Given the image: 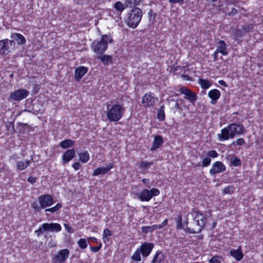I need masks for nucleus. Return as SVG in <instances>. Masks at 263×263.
I'll return each mask as SVG.
<instances>
[{"label": "nucleus", "instance_id": "obj_1", "mask_svg": "<svg viewBox=\"0 0 263 263\" xmlns=\"http://www.w3.org/2000/svg\"><path fill=\"white\" fill-rule=\"evenodd\" d=\"M243 133V127L242 125L237 123L230 124L228 126L221 130V133L218 134L220 141L227 140L229 138L233 139L236 135Z\"/></svg>", "mask_w": 263, "mask_h": 263}, {"label": "nucleus", "instance_id": "obj_2", "mask_svg": "<svg viewBox=\"0 0 263 263\" xmlns=\"http://www.w3.org/2000/svg\"><path fill=\"white\" fill-rule=\"evenodd\" d=\"M106 116L110 122H117L121 119L125 109L123 106L117 103L108 104L106 105Z\"/></svg>", "mask_w": 263, "mask_h": 263}, {"label": "nucleus", "instance_id": "obj_3", "mask_svg": "<svg viewBox=\"0 0 263 263\" xmlns=\"http://www.w3.org/2000/svg\"><path fill=\"white\" fill-rule=\"evenodd\" d=\"M154 245L151 242H144L141 246L137 248L133 254L131 258L135 261H140L141 260V254L143 258H146L151 253Z\"/></svg>", "mask_w": 263, "mask_h": 263}, {"label": "nucleus", "instance_id": "obj_4", "mask_svg": "<svg viewBox=\"0 0 263 263\" xmlns=\"http://www.w3.org/2000/svg\"><path fill=\"white\" fill-rule=\"evenodd\" d=\"M143 15L141 9L135 7L127 13L126 22L127 26L132 28H136L140 23Z\"/></svg>", "mask_w": 263, "mask_h": 263}, {"label": "nucleus", "instance_id": "obj_5", "mask_svg": "<svg viewBox=\"0 0 263 263\" xmlns=\"http://www.w3.org/2000/svg\"><path fill=\"white\" fill-rule=\"evenodd\" d=\"M111 42L112 40L109 35H104L100 41H93L91 47L94 52L102 54L106 50L108 43Z\"/></svg>", "mask_w": 263, "mask_h": 263}, {"label": "nucleus", "instance_id": "obj_6", "mask_svg": "<svg viewBox=\"0 0 263 263\" xmlns=\"http://www.w3.org/2000/svg\"><path fill=\"white\" fill-rule=\"evenodd\" d=\"M61 230L62 227L58 223H44L35 231V233L37 236H40L45 231L59 232Z\"/></svg>", "mask_w": 263, "mask_h": 263}, {"label": "nucleus", "instance_id": "obj_7", "mask_svg": "<svg viewBox=\"0 0 263 263\" xmlns=\"http://www.w3.org/2000/svg\"><path fill=\"white\" fill-rule=\"evenodd\" d=\"M206 222V217L202 213L196 214L194 218V228H193L192 232L198 233L201 231Z\"/></svg>", "mask_w": 263, "mask_h": 263}, {"label": "nucleus", "instance_id": "obj_8", "mask_svg": "<svg viewBox=\"0 0 263 263\" xmlns=\"http://www.w3.org/2000/svg\"><path fill=\"white\" fill-rule=\"evenodd\" d=\"M160 194V191L156 188H152L151 190L144 189L139 195V199L141 201H149L153 196H157Z\"/></svg>", "mask_w": 263, "mask_h": 263}, {"label": "nucleus", "instance_id": "obj_9", "mask_svg": "<svg viewBox=\"0 0 263 263\" xmlns=\"http://www.w3.org/2000/svg\"><path fill=\"white\" fill-rule=\"evenodd\" d=\"M29 95V91L25 89H19L10 94L9 100L19 102L27 98Z\"/></svg>", "mask_w": 263, "mask_h": 263}, {"label": "nucleus", "instance_id": "obj_10", "mask_svg": "<svg viewBox=\"0 0 263 263\" xmlns=\"http://www.w3.org/2000/svg\"><path fill=\"white\" fill-rule=\"evenodd\" d=\"M70 251L67 249L59 250L52 259L53 263H64L68 258Z\"/></svg>", "mask_w": 263, "mask_h": 263}, {"label": "nucleus", "instance_id": "obj_11", "mask_svg": "<svg viewBox=\"0 0 263 263\" xmlns=\"http://www.w3.org/2000/svg\"><path fill=\"white\" fill-rule=\"evenodd\" d=\"M226 167L221 161H216L212 164L209 173L211 176H214L216 174L222 173L226 171Z\"/></svg>", "mask_w": 263, "mask_h": 263}, {"label": "nucleus", "instance_id": "obj_12", "mask_svg": "<svg viewBox=\"0 0 263 263\" xmlns=\"http://www.w3.org/2000/svg\"><path fill=\"white\" fill-rule=\"evenodd\" d=\"M39 202L43 208L50 206L54 203L53 197L51 195L47 194L42 195L40 196L39 197Z\"/></svg>", "mask_w": 263, "mask_h": 263}, {"label": "nucleus", "instance_id": "obj_13", "mask_svg": "<svg viewBox=\"0 0 263 263\" xmlns=\"http://www.w3.org/2000/svg\"><path fill=\"white\" fill-rule=\"evenodd\" d=\"M156 100L154 94L151 92H147L143 97L142 102L144 106L151 107L154 105Z\"/></svg>", "mask_w": 263, "mask_h": 263}, {"label": "nucleus", "instance_id": "obj_14", "mask_svg": "<svg viewBox=\"0 0 263 263\" xmlns=\"http://www.w3.org/2000/svg\"><path fill=\"white\" fill-rule=\"evenodd\" d=\"M180 91L181 93L184 95V98L191 103H194L197 100L196 95L186 87H181Z\"/></svg>", "mask_w": 263, "mask_h": 263}, {"label": "nucleus", "instance_id": "obj_15", "mask_svg": "<svg viewBox=\"0 0 263 263\" xmlns=\"http://www.w3.org/2000/svg\"><path fill=\"white\" fill-rule=\"evenodd\" d=\"M76 156L74 148L66 150L62 156V162L64 164L71 161Z\"/></svg>", "mask_w": 263, "mask_h": 263}, {"label": "nucleus", "instance_id": "obj_16", "mask_svg": "<svg viewBox=\"0 0 263 263\" xmlns=\"http://www.w3.org/2000/svg\"><path fill=\"white\" fill-rule=\"evenodd\" d=\"M114 165L110 163L105 167H100L95 169L92 173L93 176H98L99 175H104L108 173L112 168H113Z\"/></svg>", "mask_w": 263, "mask_h": 263}, {"label": "nucleus", "instance_id": "obj_17", "mask_svg": "<svg viewBox=\"0 0 263 263\" xmlns=\"http://www.w3.org/2000/svg\"><path fill=\"white\" fill-rule=\"evenodd\" d=\"M208 96L211 100V104L214 105L220 98L221 93L219 90L213 89L209 91Z\"/></svg>", "mask_w": 263, "mask_h": 263}, {"label": "nucleus", "instance_id": "obj_18", "mask_svg": "<svg viewBox=\"0 0 263 263\" xmlns=\"http://www.w3.org/2000/svg\"><path fill=\"white\" fill-rule=\"evenodd\" d=\"M88 68L85 66H79L75 69L74 78L77 81H80L87 73Z\"/></svg>", "mask_w": 263, "mask_h": 263}, {"label": "nucleus", "instance_id": "obj_19", "mask_svg": "<svg viewBox=\"0 0 263 263\" xmlns=\"http://www.w3.org/2000/svg\"><path fill=\"white\" fill-rule=\"evenodd\" d=\"M13 41L8 39L0 41V53L7 54L10 45H12Z\"/></svg>", "mask_w": 263, "mask_h": 263}, {"label": "nucleus", "instance_id": "obj_20", "mask_svg": "<svg viewBox=\"0 0 263 263\" xmlns=\"http://www.w3.org/2000/svg\"><path fill=\"white\" fill-rule=\"evenodd\" d=\"M216 51L217 52L221 53L223 55H228L227 45L224 41L221 40L218 42Z\"/></svg>", "mask_w": 263, "mask_h": 263}, {"label": "nucleus", "instance_id": "obj_21", "mask_svg": "<svg viewBox=\"0 0 263 263\" xmlns=\"http://www.w3.org/2000/svg\"><path fill=\"white\" fill-rule=\"evenodd\" d=\"M163 141L162 136L157 135L155 137L153 145L151 149L153 151L158 148L162 144Z\"/></svg>", "mask_w": 263, "mask_h": 263}, {"label": "nucleus", "instance_id": "obj_22", "mask_svg": "<svg viewBox=\"0 0 263 263\" xmlns=\"http://www.w3.org/2000/svg\"><path fill=\"white\" fill-rule=\"evenodd\" d=\"M164 259L165 256L163 253L160 251H157L156 252L151 263H163Z\"/></svg>", "mask_w": 263, "mask_h": 263}, {"label": "nucleus", "instance_id": "obj_23", "mask_svg": "<svg viewBox=\"0 0 263 263\" xmlns=\"http://www.w3.org/2000/svg\"><path fill=\"white\" fill-rule=\"evenodd\" d=\"M31 163V161L30 160L17 161L16 162V167L18 170L22 171L27 168Z\"/></svg>", "mask_w": 263, "mask_h": 263}, {"label": "nucleus", "instance_id": "obj_24", "mask_svg": "<svg viewBox=\"0 0 263 263\" xmlns=\"http://www.w3.org/2000/svg\"><path fill=\"white\" fill-rule=\"evenodd\" d=\"M230 253V255L237 261L241 260L243 258V254L241 252L240 247L236 250H231Z\"/></svg>", "mask_w": 263, "mask_h": 263}, {"label": "nucleus", "instance_id": "obj_25", "mask_svg": "<svg viewBox=\"0 0 263 263\" xmlns=\"http://www.w3.org/2000/svg\"><path fill=\"white\" fill-rule=\"evenodd\" d=\"M74 143V141L72 140L65 139L60 143V146L64 149H66L72 147Z\"/></svg>", "mask_w": 263, "mask_h": 263}, {"label": "nucleus", "instance_id": "obj_26", "mask_svg": "<svg viewBox=\"0 0 263 263\" xmlns=\"http://www.w3.org/2000/svg\"><path fill=\"white\" fill-rule=\"evenodd\" d=\"M79 160L82 163H87L90 159V155L86 151L78 153Z\"/></svg>", "mask_w": 263, "mask_h": 263}, {"label": "nucleus", "instance_id": "obj_27", "mask_svg": "<svg viewBox=\"0 0 263 263\" xmlns=\"http://www.w3.org/2000/svg\"><path fill=\"white\" fill-rule=\"evenodd\" d=\"M11 37H13L18 44H25L26 41L25 37L20 33L13 34Z\"/></svg>", "mask_w": 263, "mask_h": 263}, {"label": "nucleus", "instance_id": "obj_28", "mask_svg": "<svg viewBox=\"0 0 263 263\" xmlns=\"http://www.w3.org/2000/svg\"><path fill=\"white\" fill-rule=\"evenodd\" d=\"M198 84L200 85L201 87L204 89L210 88L212 85L211 82L208 80L203 79H199Z\"/></svg>", "mask_w": 263, "mask_h": 263}, {"label": "nucleus", "instance_id": "obj_29", "mask_svg": "<svg viewBox=\"0 0 263 263\" xmlns=\"http://www.w3.org/2000/svg\"><path fill=\"white\" fill-rule=\"evenodd\" d=\"M98 58L104 65H108L111 63L112 57L110 55H100Z\"/></svg>", "mask_w": 263, "mask_h": 263}, {"label": "nucleus", "instance_id": "obj_30", "mask_svg": "<svg viewBox=\"0 0 263 263\" xmlns=\"http://www.w3.org/2000/svg\"><path fill=\"white\" fill-rule=\"evenodd\" d=\"M126 7L125 4H124L120 1L116 2L114 5L115 9L120 12H122Z\"/></svg>", "mask_w": 263, "mask_h": 263}, {"label": "nucleus", "instance_id": "obj_31", "mask_svg": "<svg viewBox=\"0 0 263 263\" xmlns=\"http://www.w3.org/2000/svg\"><path fill=\"white\" fill-rule=\"evenodd\" d=\"M112 235L111 232L108 229H105L103 233V240L106 243L109 241V237Z\"/></svg>", "mask_w": 263, "mask_h": 263}, {"label": "nucleus", "instance_id": "obj_32", "mask_svg": "<svg viewBox=\"0 0 263 263\" xmlns=\"http://www.w3.org/2000/svg\"><path fill=\"white\" fill-rule=\"evenodd\" d=\"M141 0H124L126 7H133L138 5Z\"/></svg>", "mask_w": 263, "mask_h": 263}, {"label": "nucleus", "instance_id": "obj_33", "mask_svg": "<svg viewBox=\"0 0 263 263\" xmlns=\"http://www.w3.org/2000/svg\"><path fill=\"white\" fill-rule=\"evenodd\" d=\"M152 165V163L148 161H142L139 166V168L142 170V171H144L145 170L148 168L151 165Z\"/></svg>", "mask_w": 263, "mask_h": 263}, {"label": "nucleus", "instance_id": "obj_34", "mask_svg": "<svg viewBox=\"0 0 263 263\" xmlns=\"http://www.w3.org/2000/svg\"><path fill=\"white\" fill-rule=\"evenodd\" d=\"M62 205L61 203H57L55 206H54L52 208L46 209L45 210V212H51V213H55V212H57L58 210H59L62 208Z\"/></svg>", "mask_w": 263, "mask_h": 263}, {"label": "nucleus", "instance_id": "obj_35", "mask_svg": "<svg viewBox=\"0 0 263 263\" xmlns=\"http://www.w3.org/2000/svg\"><path fill=\"white\" fill-rule=\"evenodd\" d=\"M78 245L79 247L82 249H84L87 248L88 243L86 239L81 238L78 241Z\"/></svg>", "mask_w": 263, "mask_h": 263}, {"label": "nucleus", "instance_id": "obj_36", "mask_svg": "<svg viewBox=\"0 0 263 263\" xmlns=\"http://www.w3.org/2000/svg\"><path fill=\"white\" fill-rule=\"evenodd\" d=\"M157 117L160 121H164L165 120V114L164 110L162 109V107L158 110Z\"/></svg>", "mask_w": 263, "mask_h": 263}, {"label": "nucleus", "instance_id": "obj_37", "mask_svg": "<svg viewBox=\"0 0 263 263\" xmlns=\"http://www.w3.org/2000/svg\"><path fill=\"white\" fill-rule=\"evenodd\" d=\"M235 39L238 40L244 35V33L241 30H237L234 33Z\"/></svg>", "mask_w": 263, "mask_h": 263}, {"label": "nucleus", "instance_id": "obj_38", "mask_svg": "<svg viewBox=\"0 0 263 263\" xmlns=\"http://www.w3.org/2000/svg\"><path fill=\"white\" fill-rule=\"evenodd\" d=\"M222 258L219 256H215L212 257L210 260L209 263H221Z\"/></svg>", "mask_w": 263, "mask_h": 263}, {"label": "nucleus", "instance_id": "obj_39", "mask_svg": "<svg viewBox=\"0 0 263 263\" xmlns=\"http://www.w3.org/2000/svg\"><path fill=\"white\" fill-rule=\"evenodd\" d=\"M234 191V188L233 186H229L225 187L223 190V193L224 194H231L233 193Z\"/></svg>", "mask_w": 263, "mask_h": 263}, {"label": "nucleus", "instance_id": "obj_40", "mask_svg": "<svg viewBox=\"0 0 263 263\" xmlns=\"http://www.w3.org/2000/svg\"><path fill=\"white\" fill-rule=\"evenodd\" d=\"M245 143V140L243 138L237 139L236 141H234L232 143V145L234 146L236 145H242Z\"/></svg>", "mask_w": 263, "mask_h": 263}, {"label": "nucleus", "instance_id": "obj_41", "mask_svg": "<svg viewBox=\"0 0 263 263\" xmlns=\"http://www.w3.org/2000/svg\"><path fill=\"white\" fill-rule=\"evenodd\" d=\"M211 162V159L209 157L204 158L202 162V165L203 167L208 166Z\"/></svg>", "mask_w": 263, "mask_h": 263}, {"label": "nucleus", "instance_id": "obj_42", "mask_svg": "<svg viewBox=\"0 0 263 263\" xmlns=\"http://www.w3.org/2000/svg\"><path fill=\"white\" fill-rule=\"evenodd\" d=\"M231 163L235 166H239L241 165V161L239 159L234 157L231 160Z\"/></svg>", "mask_w": 263, "mask_h": 263}, {"label": "nucleus", "instance_id": "obj_43", "mask_svg": "<svg viewBox=\"0 0 263 263\" xmlns=\"http://www.w3.org/2000/svg\"><path fill=\"white\" fill-rule=\"evenodd\" d=\"M207 156L209 158L211 157V158H216V157H217L218 156V153H217V152L216 151L212 150V151H209L208 153Z\"/></svg>", "mask_w": 263, "mask_h": 263}, {"label": "nucleus", "instance_id": "obj_44", "mask_svg": "<svg viewBox=\"0 0 263 263\" xmlns=\"http://www.w3.org/2000/svg\"><path fill=\"white\" fill-rule=\"evenodd\" d=\"M32 207L34 209V210L36 212L40 211L42 209H43V207L40 204V205L37 204V202H34L32 204Z\"/></svg>", "mask_w": 263, "mask_h": 263}, {"label": "nucleus", "instance_id": "obj_45", "mask_svg": "<svg viewBox=\"0 0 263 263\" xmlns=\"http://www.w3.org/2000/svg\"><path fill=\"white\" fill-rule=\"evenodd\" d=\"M176 226H177V229H182L183 228L181 216H178L177 221H176Z\"/></svg>", "mask_w": 263, "mask_h": 263}, {"label": "nucleus", "instance_id": "obj_46", "mask_svg": "<svg viewBox=\"0 0 263 263\" xmlns=\"http://www.w3.org/2000/svg\"><path fill=\"white\" fill-rule=\"evenodd\" d=\"M153 209L154 215L160 214L161 213L160 211L162 210L159 205L153 207Z\"/></svg>", "mask_w": 263, "mask_h": 263}, {"label": "nucleus", "instance_id": "obj_47", "mask_svg": "<svg viewBox=\"0 0 263 263\" xmlns=\"http://www.w3.org/2000/svg\"><path fill=\"white\" fill-rule=\"evenodd\" d=\"M71 166L75 171H77L81 168L82 165L79 162H77L72 163Z\"/></svg>", "mask_w": 263, "mask_h": 263}, {"label": "nucleus", "instance_id": "obj_48", "mask_svg": "<svg viewBox=\"0 0 263 263\" xmlns=\"http://www.w3.org/2000/svg\"><path fill=\"white\" fill-rule=\"evenodd\" d=\"M142 231L144 233H147L152 232L151 226H144L142 227Z\"/></svg>", "mask_w": 263, "mask_h": 263}, {"label": "nucleus", "instance_id": "obj_49", "mask_svg": "<svg viewBox=\"0 0 263 263\" xmlns=\"http://www.w3.org/2000/svg\"><path fill=\"white\" fill-rule=\"evenodd\" d=\"M101 247V244H100V245L97 247H90V249L91 251H92L93 252H97L100 250Z\"/></svg>", "mask_w": 263, "mask_h": 263}, {"label": "nucleus", "instance_id": "obj_50", "mask_svg": "<svg viewBox=\"0 0 263 263\" xmlns=\"http://www.w3.org/2000/svg\"><path fill=\"white\" fill-rule=\"evenodd\" d=\"M28 181L31 184H34L36 181V178L33 176H30L28 179Z\"/></svg>", "mask_w": 263, "mask_h": 263}, {"label": "nucleus", "instance_id": "obj_51", "mask_svg": "<svg viewBox=\"0 0 263 263\" xmlns=\"http://www.w3.org/2000/svg\"><path fill=\"white\" fill-rule=\"evenodd\" d=\"M48 246L49 248H53L57 246V243L54 241H51L50 242L48 243Z\"/></svg>", "mask_w": 263, "mask_h": 263}, {"label": "nucleus", "instance_id": "obj_52", "mask_svg": "<svg viewBox=\"0 0 263 263\" xmlns=\"http://www.w3.org/2000/svg\"><path fill=\"white\" fill-rule=\"evenodd\" d=\"M168 2L171 4H175L183 2V0H168Z\"/></svg>", "mask_w": 263, "mask_h": 263}, {"label": "nucleus", "instance_id": "obj_53", "mask_svg": "<svg viewBox=\"0 0 263 263\" xmlns=\"http://www.w3.org/2000/svg\"><path fill=\"white\" fill-rule=\"evenodd\" d=\"M88 240H90V241L92 242H95V243H97V241H98V240L95 237H89L88 238Z\"/></svg>", "mask_w": 263, "mask_h": 263}, {"label": "nucleus", "instance_id": "obj_54", "mask_svg": "<svg viewBox=\"0 0 263 263\" xmlns=\"http://www.w3.org/2000/svg\"><path fill=\"white\" fill-rule=\"evenodd\" d=\"M218 52H217V51L215 50L214 54H213V58H214V60L215 61H216L218 60Z\"/></svg>", "mask_w": 263, "mask_h": 263}, {"label": "nucleus", "instance_id": "obj_55", "mask_svg": "<svg viewBox=\"0 0 263 263\" xmlns=\"http://www.w3.org/2000/svg\"><path fill=\"white\" fill-rule=\"evenodd\" d=\"M64 226H65V228L66 230L68 232L71 233V228L70 227H69L68 225H67V224H65Z\"/></svg>", "mask_w": 263, "mask_h": 263}, {"label": "nucleus", "instance_id": "obj_56", "mask_svg": "<svg viewBox=\"0 0 263 263\" xmlns=\"http://www.w3.org/2000/svg\"><path fill=\"white\" fill-rule=\"evenodd\" d=\"M218 83H219V84H220L222 86H227V84H226V82L223 80H219L218 81Z\"/></svg>", "mask_w": 263, "mask_h": 263}, {"label": "nucleus", "instance_id": "obj_57", "mask_svg": "<svg viewBox=\"0 0 263 263\" xmlns=\"http://www.w3.org/2000/svg\"><path fill=\"white\" fill-rule=\"evenodd\" d=\"M167 219H165V220H164V221L162 222L161 224L162 225V226L165 227V226L167 225Z\"/></svg>", "mask_w": 263, "mask_h": 263}, {"label": "nucleus", "instance_id": "obj_58", "mask_svg": "<svg viewBox=\"0 0 263 263\" xmlns=\"http://www.w3.org/2000/svg\"><path fill=\"white\" fill-rule=\"evenodd\" d=\"M151 228H152V232L155 229H158L157 224L153 225V226H151Z\"/></svg>", "mask_w": 263, "mask_h": 263}, {"label": "nucleus", "instance_id": "obj_59", "mask_svg": "<svg viewBox=\"0 0 263 263\" xmlns=\"http://www.w3.org/2000/svg\"><path fill=\"white\" fill-rule=\"evenodd\" d=\"M237 13V11L235 9H232V11L230 13L229 15L234 14Z\"/></svg>", "mask_w": 263, "mask_h": 263}, {"label": "nucleus", "instance_id": "obj_60", "mask_svg": "<svg viewBox=\"0 0 263 263\" xmlns=\"http://www.w3.org/2000/svg\"><path fill=\"white\" fill-rule=\"evenodd\" d=\"M142 181L144 183L146 184V183H147L148 182V179H145V178H144V179H143L142 180Z\"/></svg>", "mask_w": 263, "mask_h": 263}, {"label": "nucleus", "instance_id": "obj_61", "mask_svg": "<svg viewBox=\"0 0 263 263\" xmlns=\"http://www.w3.org/2000/svg\"><path fill=\"white\" fill-rule=\"evenodd\" d=\"M158 229H161L163 227L161 224H157Z\"/></svg>", "mask_w": 263, "mask_h": 263}, {"label": "nucleus", "instance_id": "obj_62", "mask_svg": "<svg viewBox=\"0 0 263 263\" xmlns=\"http://www.w3.org/2000/svg\"><path fill=\"white\" fill-rule=\"evenodd\" d=\"M142 208H143V209H145V208H146V206H142Z\"/></svg>", "mask_w": 263, "mask_h": 263}, {"label": "nucleus", "instance_id": "obj_63", "mask_svg": "<svg viewBox=\"0 0 263 263\" xmlns=\"http://www.w3.org/2000/svg\"><path fill=\"white\" fill-rule=\"evenodd\" d=\"M215 225H216V223H214L213 227H215Z\"/></svg>", "mask_w": 263, "mask_h": 263}]
</instances>
